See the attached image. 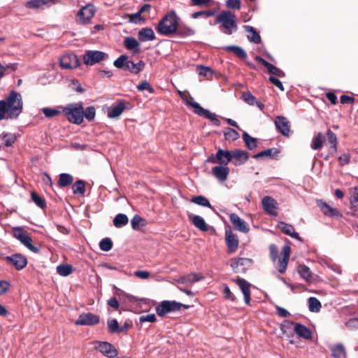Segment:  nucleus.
<instances>
[{"mask_svg":"<svg viewBox=\"0 0 358 358\" xmlns=\"http://www.w3.org/2000/svg\"><path fill=\"white\" fill-rule=\"evenodd\" d=\"M23 101L22 95L11 90L8 95L0 101V120H15L22 113Z\"/></svg>","mask_w":358,"mask_h":358,"instance_id":"1","label":"nucleus"},{"mask_svg":"<svg viewBox=\"0 0 358 358\" xmlns=\"http://www.w3.org/2000/svg\"><path fill=\"white\" fill-rule=\"evenodd\" d=\"M178 27V18L174 10L168 13L156 27L157 31L164 36H170L176 32Z\"/></svg>","mask_w":358,"mask_h":358,"instance_id":"2","label":"nucleus"},{"mask_svg":"<svg viewBox=\"0 0 358 358\" xmlns=\"http://www.w3.org/2000/svg\"><path fill=\"white\" fill-rule=\"evenodd\" d=\"M66 119L73 124H80L83 122L84 108L81 102L60 106Z\"/></svg>","mask_w":358,"mask_h":358,"instance_id":"3","label":"nucleus"},{"mask_svg":"<svg viewBox=\"0 0 358 358\" xmlns=\"http://www.w3.org/2000/svg\"><path fill=\"white\" fill-rule=\"evenodd\" d=\"M113 65L117 69L129 71L134 74H138L143 69L145 63L143 60H140L138 63H134L133 61L129 60L127 55H122L114 61Z\"/></svg>","mask_w":358,"mask_h":358,"instance_id":"4","label":"nucleus"},{"mask_svg":"<svg viewBox=\"0 0 358 358\" xmlns=\"http://www.w3.org/2000/svg\"><path fill=\"white\" fill-rule=\"evenodd\" d=\"M216 23H221V27L225 34L231 35L236 31V16L229 10L221 12L216 17Z\"/></svg>","mask_w":358,"mask_h":358,"instance_id":"5","label":"nucleus"},{"mask_svg":"<svg viewBox=\"0 0 358 358\" xmlns=\"http://www.w3.org/2000/svg\"><path fill=\"white\" fill-rule=\"evenodd\" d=\"M182 307L187 308L189 306L175 301H163L156 307V312L159 316L162 317L167 313L178 311L180 310Z\"/></svg>","mask_w":358,"mask_h":358,"instance_id":"6","label":"nucleus"},{"mask_svg":"<svg viewBox=\"0 0 358 358\" xmlns=\"http://www.w3.org/2000/svg\"><path fill=\"white\" fill-rule=\"evenodd\" d=\"M187 103L194 108V111L196 114L210 120L217 127L220 126V121L217 117L216 115L202 108L199 103L194 101L192 97H190V101H187Z\"/></svg>","mask_w":358,"mask_h":358,"instance_id":"7","label":"nucleus"},{"mask_svg":"<svg viewBox=\"0 0 358 358\" xmlns=\"http://www.w3.org/2000/svg\"><path fill=\"white\" fill-rule=\"evenodd\" d=\"M14 236L34 253L37 254L40 252V248L32 244L31 238L22 229V227H17L15 229Z\"/></svg>","mask_w":358,"mask_h":358,"instance_id":"8","label":"nucleus"},{"mask_svg":"<svg viewBox=\"0 0 358 358\" xmlns=\"http://www.w3.org/2000/svg\"><path fill=\"white\" fill-rule=\"evenodd\" d=\"M95 7L92 4L83 6L77 13L76 22L80 24H88L95 14Z\"/></svg>","mask_w":358,"mask_h":358,"instance_id":"9","label":"nucleus"},{"mask_svg":"<svg viewBox=\"0 0 358 358\" xmlns=\"http://www.w3.org/2000/svg\"><path fill=\"white\" fill-rule=\"evenodd\" d=\"M108 57L107 54L99 50H87L83 55L84 63L92 66Z\"/></svg>","mask_w":358,"mask_h":358,"instance_id":"10","label":"nucleus"},{"mask_svg":"<svg viewBox=\"0 0 358 358\" xmlns=\"http://www.w3.org/2000/svg\"><path fill=\"white\" fill-rule=\"evenodd\" d=\"M252 260L244 257H234L231 259L230 266L234 273H245L251 265Z\"/></svg>","mask_w":358,"mask_h":358,"instance_id":"11","label":"nucleus"},{"mask_svg":"<svg viewBox=\"0 0 358 358\" xmlns=\"http://www.w3.org/2000/svg\"><path fill=\"white\" fill-rule=\"evenodd\" d=\"M60 66L62 69H76L80 65V61L77 55L73 53L64 55L59 60Z\"/></svg>","mask_w":358,"mask_h":358,"instance_id":"12","label":"nucleus"},{"mask_svg":"<svg viewBox=\"0 0 358 358\" xmlns=\"http://www.w3.org/2000/svg\"><path fill=\"white\" fill-rule=\"evenodd\" d=\"M316 203L324 215L331 217H342V214L336 208L330 206L327 203L324 201L322 199H317Z\"/></svg>","mask_w":358,"mask_h":358,"instance_id":"13","label":"nucleus"},{"mask_svg":"<svg viewBox=\"0 0 358 358\" xmlns=\"http://www.w3.org/2000/svg\"><path fill=\"white\" fill-rule=\"evenodd\" d=\"M99 322V317L92 313H82L75 322L78 326H92Z\"/></svg>","mask_w":358,"mask_h":358,"instance_id":"14","label":"nucleus"},{"mask_svg":"<svg viewBox=\"0 0 358 358\" xmlns=\"http://www.w3.org/2000/svg\"><path fill=\"white\" fill-rule=\"evenodd\" d=\"M262 204L265 212L269 215H278V202L271 196H266L262 199Z\"/></svg>","mask_w":358,"mask_h":358,"instance_id":"15","label":"nucleus"},{"mask_svg":"<svg viewBox=\"0 0 358 358\" xmlns=\"http://www.w3.org/2000/svg\"><path fill=\"white\" fill-rule=\"evenodd\" d=\"M6 260L12 264L16 270L20 271L27 264V259L25 256L20 253H15L10 256L6 257Z\"/></svg>","mask_w":358,"mask_h":358,"instance_id":"16","label":"nucleus"},{"mask_svg":"<svg viewBox=\"0 0 358 358\" xmlns=\"http://www.w3.org/2000/svg\"><path fill=\"white\" fill-rule=\"evenodd\" d=\"M276 130L284 136H289L290 134V124L284 116H277L274 120Z\"/></svg>","mask_w":358,"mask_h":358,"instance_id":"17","label":"nucleus"},{"mask_svg":"<svg viewBox=\"0 0 358 358\" xmlns=\"http://www.w3.org/2000/svg\"><path fill=\"white\" fill-rule=\"evenodd\" d=\"M95 348L107 358H115L117 355L116 349L108 342H99Z\"/></svg>","mask_w":358,"mask_h":358,"instance_id":"18","label":"nucleus"},{"mask_svg":"<svg viewBox=\"0 0 358 358\" xmlns=\"http://www.w3.org/2000/svg\"><path fill=\"white\" fill-rule=\"evenodd\" d=\"M229 219L234 227L243 233H248L249 231V227L245 221L241 219L237 214L231 213L229 215Z\"/></svg>","mask_w":358,"mask_h":358,"instance_id":"19","label":"nucleus"},{"mask_svg":"<svg viewBox=\"0 0 358 358\" xmlns=\"http://www.w3.org/2000/svg\"><path fill=\"white\" fill-rule=\"evenodd\" d=\"M236 283L239 287L241 290L243 297L244 301L247 305L250 304V286L251 285L245 279L238 278L235 280Z\"/></svg>","mask_w":358,"mask_h":358,"instance_id":"20","label":"nucleus"},{"mask_svg":"<svg viewBox=\"0 0 358 358\" xmlns=\"http://www.w3.org/2000/svg\"><path fill=\"white\" fill-rule=\"evenodd\" d=\"M226 243L228 248V252L231 254L234 252L238 247V239L237 236L231 231L226 230Z\"/></svg>","mask_w":358,"mask_h":358,"instance_id":"21","label":"nucleus"},{"mask_svg":"<svg viewBox=\"0 0 358 358\" xmlns=\"http://www.w3.org/2000/svg\"><path fill=\"white\" fill-rule=\"evenodd\" d=\"M232 159H234V164L235 166H239L245 164L248 159V154L246 151L236 149L231 151Z\"/></svg>","mask_w":358,"mask_h":358,"instance_id":"22","label":"nucleus"},{"mask_svg":"<svg viewBox=\"0 0 358 358\" xmlns=\"http://www.w3.org/2000/svg\"><path fill=\"white\" fill-rule=\"evenodd\" d=\"M212 173L218 180L222 182L227 180L229 169L224 165L216 166L212 169Z\"/></svg>","mask_w":358,"mask_h":358,"instance_id":"23","label":"nucleus"},{"mask_svg":"<svg viewBox=\"0 0 358 358\" xmlns=\"http://www.w3.org/2000/svg\"><path fill=\"white\" fill-rule=\"evenodd\" d=\"M278 227L284 234L290 236L293 238L300 241H301L299 234L295 231L294 228L292 224L280 222L278 224Z\"/></svg>","mask_w":358,"mask_h":358,"instance_id":"24","label":"nucleus"},{"mask_svg":"<svg viewBox=\"0 0 358 358\" xmlns=\"http://www.w3.org/2000/svg\"><path fill=\"white\" fill-rule=\"evenodd\" d=\"M243 29L248 33L247 37L250 42H252L255 44H259L261 43V36L253 27L244 25Z\"/></svg>","mask_w":358,"mask_h":358,"instance_id":"25","label":"nucleus"},{"mask_svg":"<svg viewBox=\"0 0 358 358\" xmlns=\"http://www.w3.org/2000/svg\"><path fill=\"white\" fill-rule=\"evenodd\" d=\"M217 158L218 159L219 164L227 166L232 160L231 151L219 148L217 152Z\"/></svg>","mask_w":358,"mask_h":358,"instance_id":"26","label":"nucleus"},{"mask_svg":"<svg viewBox=\"0 0 358 358\" xmlns=\"http://www.w3.org/2000/svg\"><path fill=\"white\" fill-rule=\"evenodd\" d=\"M138 39L141 42L152 41L155 39V35L151 28H143L138 33Z\"/></svg>","mask_w":358,"mask_h":358,"instance_id":"27","label":"nucleus"},{"mask_svg":"<svg viewBox=\"0 0 358 358\" xmlns=\"http://www.w3.org/2000/svg\"><path fill=\"white\" fill-rule=\"evenodd\" d=\"M15 134L11 133H6L0 135V149L3 147L11 146L16 141Z\"/></svg>","mask_w":358,"mask_h":358,"instance_id":"28","label":"nucleus"},{"mask_svg":"<svg viewBox=\"0 0 358 358\" xmlns=\"http://www.w3.org/2000/svg\"><path fill=\"white\" fill-rule=\"evenodd\" d=\"M294 331L300 337L305 339H310L312 338L311 331L305 325L297 323L294 325Z\"/></svg>","mask_w":358,"mask_h":358,"instance_id":"29","label":"nucleus"},{"mask_svg":"<svg viewBox=\"0 0 358 358\" xmlns=\"http://www.w3.org/2000/svg\"><path fill=\"white\" fill-rule=\"evenodd\" d=\"M189 218L192 220L193 224L201 231H208V226L206 224L204 219L196 215H189Z\"/></svg>","mask_w":358,"mask_h":358,"instance_id":"30","label":"nucleus"},{"mask_svg":"<svg viewBox=\"0 0 358 358\" xmlns=\"http://www.w3.org/2000/svg\"><path fill=\"white\" fill-rule=\"evenodd\" d=\"M279 153V150L275 148H268L264 150H262L258 152L256 155H253V158L255 159H260V158H268V159H274Z\"/></svg>","mask_w":358,"mask_h":358,"instance_id":"31","label":"nucleus"},{"mask_svg":"<svg viewBox=\"0 0 358 358\" xmlns=\"http://www.w3.org/2000/svg\"><path fill=\"white\" fill-rule=\"evenodd\" d=\"M124 45L128 50L133 51L134 53H137L139 51L140 44L134 37H126L124 41Z\"/></svg>","mask_w":358,"mask_h":358,"instance_id":"32","label":"nucleus"},{"mask_svg":"<svg viewBox=\"0 0 358 358\" xmlns=\"http://www.w3.org/2000/svg\"><path fill=\"white\" fill-rule=\"evenodd\" d=\"M73 182V177L72 175L66 173H60L57 185L59 187L64 188L71 185Z\"/></svg>","mask_w":358,"mask_h":358,"instance_id":"33","label":"nucleus"},{"mask_svg":"<svg viewBox=\"0 0 358 358\" xmlns=\"http://www.w3.org/2000/svg\"><path fill=\"white\" fill-rule=\"evenodd\" d=\"M125 110L124 101H120L116 106L113 107L111 110L108 113V116L110 118H115L119 117L123 111Z\"/></svg>","mask_w":358,"mask_h":358,"instance_id":"34","label":"nucleus"},{"mask_svg":"<svg viewBox=\"0 0 358 358\" xmlns=\"http://www.w3.org/2000/svg\"><path fill=\"white\" fill-rule=\"evenodd\" d=\"M227 51L232 52L236 56L241 59H245L248 57L247 52L240 46L228 45L224 48Z\"/></svg>","mask_w":358,"mask_h":358,"instance_id":"35","label":"nucleus"},{"mask_svg":"<svg viewBox=\"0 0 358 358\" xmlns=\"http://www.w3.org/2000/svg\"><path fill=\"white\" fill-rule=\"evenodd\" d=\"M298 272L300 276L307 282H310L313 281V273L308 266L299 265L298 266Z\"/></svg>","mask_w":358,"mask_h":358,"instance_id":"36","label":"nucleus"},{"mask_svg":"<svg viewBox=\"0 0 358 358\" xmlns=\"http://www.w3.org/2000/svg\"><path fill=\"white\" fill-rule=\"evenodd\" d=\"M331 355L334 358H342L346 357V352L344 345L342 343H338L331 348Z\"/></svg>","mask_w":358,"mask_h":358,"instance_id":"37","label":"nucleus"},{"mask_svg":"<svg viewBox=\"0 0 358 358\" xmlns=\"http://www.w3.org/2000/svg\"><path fill=\"white\" fill-rule=\"evenodd\" d=\"M72 191L74 194L83 196L86 191L85 182L83 180H78L72 185Z\"/></svg>","mask_w":358,"mask_h":358,"instance_id":"38","label":"nucleus"},{"mask_svg":"<svg viewBox=\"0 0 358 358\" xmlns=\"http://www.w3.org/2000/svg\"><path fill=\"white\" fill-rule=\"evenodd\" d=\"M242 136L246 147L249 150H253L257 147V139L256 138L250 136L246 131L243 132Z\"/></svg>","mask_w":358,"mask_h":358,"instance_id":"39","label":"nucleus"},{"mask_svg":"<svg viewBox=\"0 0 358 358\" xmlns=\"http://www.w3.org/2000/svg\"><path fill=\"white\" fill-rule=\"evenodd\" d=\"M54 3L53 0H30L26 2L25 6L29 8H39L44 5Z\"/></svg>","mask_w":358,"mask_h":358,"instance_id":"40","label":"nucleus"},{"mask_svg":"<svg viewBox=\"0 0 358 358\" xmlns=\"http://www.w3.org/2000/svg\"><path fill=\"white\" fill-rule=\"evenodd\" d=\"M129 222L128 217L123 213L117 214L113 219V224L117 228H121Z\"/></svg>","mask_w":358,"mask_h":358,"instance_id":"41","label":"nucleus"},{"mask_svg":"<svg viewBox=\"0 0 358 358\" xmlns=\"http://www.w3.org/2000/svg\"><path fill=\"white\" fill-rule=\"evenodd\" d=\"M131 227L134 230H138L141 227H145L146 221L138 215H135L131 220Z\"/></svg>","mask_w":358,"mask_h":358,"instance_id":"42","label":"nucleus"},{"mask_svg":"<svg viewBox=\"0 0 358 358\" xmlns=\"http://www.w3.org/2000/svg\"><path fill=\"white\" fill-rule=\"evenodd\" d=\"M321 307V303L316 297L311 296L308 299V309L310 312L318 313Z\"/></svg>","mask_w":358,"mask_h":358,"instance_id":"43","label":"nucleus"},{"mask_svg":"<svg viewBox=\"0 0 358 358\" xmlns=\"http://www.w3.org/2000/svg\"><path fill=\"white\" fill-rule=\"evenodd\" d=\"M56 269L57 273L64 277L69 275L73 272V267L70 264H59Z\"/></svg>","mask_w":358,"mask_h":358,"instance_id":"44","label":"nucleus"},{"mask_svg":"<svg viewBox=\"0 0 358 358\" xmlns=\"http://www.w3.org/2000/svg\"><path fill=\"white\" fill-rule=\"evenodd\" d=\"M58 106L57 108H43L41 111L44 115L48 118H51L59 115L62 112V109Z\"/></svg>","mask_w":358,"mask_h":358,"instance_id":"45","label":"nucleus"},{"mask_svg":"<svg viewBox=\"0 0 358 358\" xmlns=\"http://www.w3.org/2000/svg\"><path fill=\"white\" fill-rule=\"evenodd\" d=\"M192 202L199 206L212 208V206L208 199L206 197L201 195L193 197L192 199Z\"/></svg>","mask_w":358,"mask_h":358,"instance_id":"46","label":"nucleus"},{"mask_svg":"<svg viewBox=\"0 0 358 358\" xmlns=\"http://www.w3.org/2000/svg\"><path fill=\"white\" fill-rule=\"evenodd\" d=\"M328 142L331 144L330 150L335 152L336 150L337 138L336 134L330 129L327 132Z\"/></svg>","mask_w":358,"mask_h":358,"instance_id":"47","label":"nucleus"},{"mask_svg":"<svg viewBox=\"0 0 358 358\" xmlns=\"http://www.w3.org/2000/svg\"><path fill=\"white\" fill-rule=\"evenodd\" d=\"M224 134L227 141H234L239 138V134L231 128H227Z\"/></svg>","mask_w":358,"mask_h":358,"instance_id":"48","label":"nucleus"},{"mask_svg":"<svg viewBox=\"0 0 358 358\" xmlns=\"http://www.w3.org/2000/svg\"><path fill=\"white\" fill-rule=\"evenodd\" d=\"M322 135L321 133H318L317 136H315L311 143V148L313 150H319L322 147L323 141H322Z\"/></svg>","mask_w":358,"mask_h":358,"instance_id":"49","label":"nucleus"},{"mask_svg":"<svg viewBox=\"0 0 358 358\" xmlns=\"http://www.w3.org/2000/svg\"><path fill=\"white\" fill-rule=\"evenodd\" d=\"M241 99L248 105H255L256 98L252 95L250 91L244 92L242 93Z\"/></svg>","mask_w":358,"mask_h":358,"instance_id":"50","label":"nucleus"},{"mask_svg":"<svg viewBox=\"0 0 358 358\" xmlns=\"http://www.w3.org/2000/svg\"><path fill=\"white\" fill-rule=\"evenodd\" d=\"M31 197L32 201L41 208H44L46 206L45 200L37 193L32 192L31 193Z\"/></svg>","mask_w":358,"mask_h":358,"instance_id":"51","label":"nucleus"},{"mask_svg":"<svg viewBox=\"0 0 358 358\" xmlns=\"http://www.w3.org/2000/svg\"><path fill=\"white\" fill-rule=\"evenodd\" d=\"M112 247L113 243L109 238H103L99 243V248L103 251L108 252L111 250Z\"/></svg>","mask_w":358,"mask_h":358,"instance_id":"52","label":"nucleus"},{"mask_svg":"<svg viewBox=\"0 0 358 358\" xmlns=\"http://www.w3.org/2000/svg\"><path fill=\"white\" fill-rule=\"evenodd\" d=\"M176 32L178 36L182 37H185L194 34V31L192 29L186 27H178Z\"/></svg>","mask_w":358,"mask_h":358,"instance_id":"53","label":"nucleus"},{"mask_svg":"<svg viewBox=\"0 0 358 358\" xmlns=\"http://www.w3.org/2000/svg\"><path fill=\"white\" fill-rule=\"evenodd\" d=\"M108 329L110 333L121 331L119 329V324L116 319H112L108 321Z\"/></svg>","mask_w":358,"mask_h":358,"instance_id":"54","label":"nucleus"},{"mask_svg":"<svg viewBox=\"0 0 358 358\" xmlns=\"http://www.w3.org/2000/svg\"><path fill=\"white\" fill-rule=\"evenodd\" d=\"M215 15V12L213 10H200L194 12L192 14L191 17L193 19H196L200 16H203L205 17H209Z\"/></svg>","mask_w":358,"mask_h":358,"instance_id":"55","label":"nucleus"},{"mask_svg":"<svg viewBox=\"0 0 358 358\" xmlns=\"http://www.w3.org/2000/svg\"><path fill=\"white\" fill-rule=\"evenodd\" d=\"M96 115V110L94 106H89L84 110V117L88 120H94Z\"/></svg>","mask_w":358,"mask_h":358,"instance_id":"56","label":"nucleus"},{"mask_svg":"<svg viewBox=\"0 0 358 358\" xmlns=\"http://www.w3.org/2000/svg\"><path fill=\"white\" fill-rule=\"evenodd\" d=\"M255 60L257 61L258 62L261 63L262 65H264L267 69L269 73H271V74L272 73V72L275 68L274 65L268 62L267 61H266L264 58H262L260 56H257L255 57Z\"/></svg>","mask_w":358,"mask_h":358,"instance_id":"57","label":"nucleus"},{"mask_svg":"<svg viewBox=\"0 0 358 358\" xmlns=\"http://www.w3.org/2000/svg\"><path fill=\"white\" fill-rule=\"evenodd\" d=\"M351 159V155L350 153H343L341 156L338 157V159L339 162V164L341 166H345L350 163Z\"/></svg>","mask_w":358,"mask_h":358,"instance_id":"58","label":"nucleus"},{"mask_svg":"<svg viewBox=\"0 0 358 358\" xmlns=\"http://www.w3.org/2000/svg\"><path fill=\"white\" fill-rule=\"evenodd\" d=\"M270 257L271 260L275 262L278 257V249L274 244L269 245Z\"/></svg>","mask_w":358,"mask_h":358,"instance_id":"59","label":"nucleus"},{"mask_svg":"<svg viewBox=\"0 0 358 358\" xmlns=\"http://www.w3.org/2000/svg\"><path fill=\"white\" fill-rule=\"evenodd\" d=\"M198 71L200 76L208 77L213 75V71L210 68L204 66H199Z\"/></svg>","mask_w":358,"mask_h":358,"instance_id":"60","label":"nucleus"},{"mask_svg":"<svg viewBox=\"0 0 358 358\" xmlns=\"http://www.w3.org/2000/svg\"><path fill=\"white\" fill-rule=\"evenodd\" d=\"M223 294H224V298L226 299H229L232 301H234L236 299L235 296L233 294V293L231 292L229 287L227 285H223Z\"/></svg>","mask_w":358,"mask_h":358,"instance_id":"61","label":"nucleus"},{"mask_svg":"<svg viewBox=\"0 0 358 358\" xmlns=\"http://www.w3.org/2000/svg\"><path fill=\"white\" fill-rule=\"evenodd\" d=\"M137 89L139 91L147 90L150 93H153L154 92V89L152 87V86L150 85V83L148 81H143V82L141 83L137 86Z\"/></svg>","mask_w":358,"mask_h":358,"instance_id":"62","label":"nucleus"},{"mask_svg":"<svg viewBox=\"0 0 358 358\" xmlns=\"http://www.w3.org/2000/svg\"><path fill=\"white\" fill-rule=\"evenodd\" d=\"M129 21L134 24H138L141 22H144V20L141 16V13H140V11H138L136 13L131 15Z\"/></svg>","mask_w":358,"mask_h":358,"instance_id":"63","label":"nucleus"},{"mask_svg":"<svg viewBox=\"0 0 358 358\" xmlns=\"http://www.w3.org/2000/svg\"><path fill=\"white\" fill-rule=\"evenodd\" d=\"M226 6L229 8L240 9L241 1L240 0H227Z\"/></svg>","mask_w":358,"mask_h":358,"instance_id":"64","label":"nucleus"}]
</instances>
